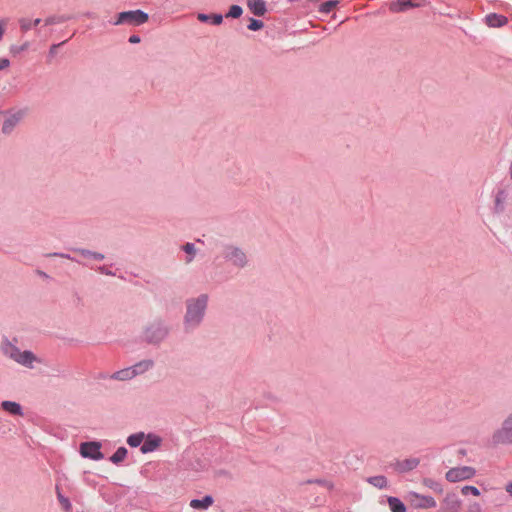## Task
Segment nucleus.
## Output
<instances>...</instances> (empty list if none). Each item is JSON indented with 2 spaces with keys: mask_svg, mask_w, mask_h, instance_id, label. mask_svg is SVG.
<instances>
[{
  "mask_svg": "<svg viewBox=\"0 0 512 512\" xmlns=\"http://www.w3.org/2000/svg\"><path fill=\"white\" fill-rule=\"evenodd\" d=\"M207 295H201L196 299L187 301V312L185 316L186 324L196 326L200 323L207 307Z\"/></svg>",
  "mask_w": 512,
  "mask_h": 512,
  "instance_id": "obj_1",
  "label": "nucleus"
},
{
  "mask_svg": "<svg viewBox=\"0 0 512 512\" xmlns=\"http://www.w3.org/2000/svg\"><path fill=\"white\" fill-rule=\"evenodd\" d=\"M149 19L147 13L142 10L124 11L118 14L115 25L129 24L139 26L146 23Z\"/></svg>",
  "mask_w": 512,
  "mask_h": 512,
  "instance_id": "obj_2",
  "label": "nucleus"
},
{
  "mask_svg": "<svg viewBox=\"0 0 512 512\" xmlns=\"http://www.w3.org/2000/svg\"><path fill=\"white\" fill-rule=\"evenodd\" d=\"M476 475L475 468L471 466H459L450 468L446 474L445 478L448 482L457 483L460 481L470 480Z\"/></svg>",
  "mask_w": 512,
  "mask_h": 512,
  "instance_id": "obj_3",
  "label": "nucleus"
},
{
  "mask_svg": "<svg viewBox=\"0 0 512 512\" xmlns=\"http://www.w3.org/2000/svg\"><path fill=\"white\" fill-rule=\"evenodd\" d=\"M406 500L415 509H432L437 506V502L432 496L422 495L413 491L407 494Z\"/></svg>",
  "mask_w": 512,
  "mask_h": 512,
  "instance_id": "obj_4",
  "label": "nucleus"
},
{
  "mask_svg": "<svg viewBox=\"0 0 512 512\" xmlns=\"http://www.w3.org/2000/svg\"><path fill=\"white\" fill-rule=\"evenodd\" d=\"M494 444H512V413L503 421L502 426L492 436Z\"/></svg>",
  "mask_w": 512,
  "mask_h": 512,
  "instance_id": "obj_5",
  "label": "nucleus"
},
{
  "mask_svg": "<svg viewBox=\"0 0 512 512\" xmlns=\"http://www.w3.org/2000/svg\"><path fill=\"white\" fill-rule=\"evenodd\" d=\"M153 363L150 360L142 361L133 367L123 369L114 374V378L118 380L132 379L139 373H143L152 367Z\"/></svg>",
  "mask_w": 512,
  "mask_h": 512,
  "instance_id": "obj_6",
  "label": "nucleus"
},
{
  "mask_svg": "<svg viewBox=\"0 0 512 512\" xmlns=\"http://www.w3.org/2000/svg\"><path fill=\"white\" fill-rule=\"evenodd\" d=\"M462 509V501L454 492L446 493L441 501V512H460Z\"/></svg>",
  "mask_w": 512,
  "mask_h": 512,
  "instance_id": "obj_7",
  "label": "nucleus"
},
{
  "mask_svg": "<svg viewBox=\"0 0 512 512\" xmlns=\"http://www.w3.org/2000/svg\"><path fill=\"white\" fill-rule=\"evenodd\" d=\"M100 449L101 444L99 442H85L81 444L80 453L85 458L100 460L103 458Z\"/></svg>",
  "mask_w": 512,
  "mask_h": 512,
  "instance_id": "obj_8",
  "label": "nucleus"
},
{
  "mask_svg": "<svg viewBox=\"0 0 512 512\" xmlns=\"http://www.w3.org/2000/svg\"><path fill=\"white\" fill-rule=\"evenodd\" d=\"M224 257L231 261L234 265L244 266L246 264V255L237 247H226L224 251Z\"/></svg>",
  "mask_w": 512,
  "mask_h": 512,
  "instance_id": "obj_9",
  "label": "nucleus"
},
{
  "mask_svg": "<svg viewBox=\"0 0 512 512\" xmlns=\"http://www.w3.org/2000/svg\"><path fill=\"white\" fill-rule=\"evenodd\" d=\"M420 6H422L421 2L414 3L411 0H397L390 4L389 9L391 12L398 13L403 12L409 8Z\"/></svg>",
  "mask_w": 512,
  "mask_h": 512,
  "instance_id": "obj_10",
  "label": "nucleus"
},
{
  "mask_svg": "<svg viewBox=\"0 0 512 512\" xmlns=\"http://www.w3.org/2000/svg\"><path fill=\"white\" fill-rule=\"evenodd\" d=\"M419 462L418 458H409L397 461L395 463V469L400 473L408 472L415 469L419 465Z\"/></svg>",
  "mask_w": 512,
  "mask_h": 512,
  "instance_id": "obj_11",
  "label": "nucleus"
},
{
  "mask_svg": "<svg viewBox=\"0 0 512 512\" xmlns=\"http://www.w3.org/2000/svg\"><path fill=\"white\" fill-rule=\"evenodd\" d=\"M144 440L145 441L141 446L142 453H149L156 450L161 443L160 437L151 434H149Z\"/></svg>",
  "mask_w": 512,
  "mask_h": 512,
  "instance_id": "obj_12",
  "label": "nucleus"
},
{
  "mask_svg": "<svg viewBox=\"0 0 512 512\" xmlns=\"http://www.w3.org/2000/svg\"><path fill=\"white\" fill-rule=\"evenodd\" d=\"M21 118V112L8 116L3 123L2 132L5 134L10 133L13 130V128L19 123Z\"/></svg>",
  "mask_w": 512,
  "mask_h": 512,
  "instance_id": "obj_13",
  "label": "nucleus"
},
{
  "mask_svg": "<svg viewBox=\"0 0 512 512\" xmlns=\"http://www.w3.org/2000/svg\"><path fill=\"white\" fill-rule=\"evenodd\" d=\"M1 351L3 354L16 362L18 356H20L21 350L10 342H4L1 345Z\"/></svg>",
  "mask_w": 512,
  "mask_h": 512,
  "instance_id": "obj_14",
  "label": "nucleus"
},
{
  "mask_svg": "<svg viewBox=\"0 0 512 512\" xmlns=\"http://www.w3.org/2000/svg\"><path fill=\"white\" fill-rule=\"evenodd\" d=\"M485 23L489 27H501L507 23V18L505 16L492 13V14L486 15Z\"/></svg>",
  "mask_w": 512,
  "mask_h": 512,
  "instance_id": "obj_15",
  "label": "nucleus"
},
{
  "mask_svg": "<svg viewBox=\"0 0 512 512\" xmlns=\"http://www.w3.org/2000/svg\"><path fill=\"white\" fill-rule=\"evenodd\" d=\"M35 361H37V357L31 351H21L16 360L17 363L29 368L33 367Z\"/></svg>",
  "mask_w": 512,
  "mask_h": 512,
  "instance_id": "obj_16",
  "label": "nucleus"
},
{
  "mask_svg": "<svg viewBox=\"0 0 512 512\" xmlns=\"http://www.w3.org/2000/svg\"><path fill=\"white\" fill-rule=\"evenodd\" d=\"M214 503L212 496L207 495L203 499H193L190 501V507L193 509H207Z\"/></svg>",
  "mask_w": 512,
  "mask_h": 512,
  "instance_id": "obj_17",
  "label": "nucleus"
},
{
  "mask_svg": "<svg viewBox=\"0 0 512 512\" xmlns=\"http://www.w3.org/2000/svg\"><path fill=\"white\" fill-rule=\"evenodd\" d=\"M1 407L3 408V410H5L6 412L12 414V415H19L21 416L23 413H22V408L20 406V404H18L17 402H13V401H3L1 403Z\"/></svg>",
  "mask_w": 512,
  "mask_h": 512,
  "instance_id": "obj_18",
  "label": "nucleus"
},
{
  "mask_svg": "<svg viewBox=\"0 0 512 512\" xmlns=\"http://www.w3.org/2000/svg\"><path fill=\"white\" fill-rule=\"evenodd\" d=\"M248 7L255 15L261 16L265 13V2L263 0H250Z\"/></svg>",
  "mask_w": 512,
  "mask_h": 512,
  "instance_id": "obj_19",
  "label": "nucleus"
},
{
  "mask_svg": "<svg viewBox=\"0 0 512 512\" xmlns=\"http://www.w3.org/2000/svg\"><path fill=\"white\" fill-rule=\"evenodd\" d=\"M197 19L200 21V22H208V21H211L212 24L214 25H220L223 21V17L221 14H212V15H207V14H203V13H199L197 15Z\"/></svg>",
  "mask_w": 512,
  "mask_h": 512,
  "instance_id": "obj_20",
  "label": "nucleus"
},
{
  "mask_svg": "<svg viewBox=\"0 0 512 512\" xmlns=\"http://www.w3.org/2000/svg\"><path fill=\"white\" fill-rule=\"evenodd\" d=\"M422 484L426 488H429V489L433 490L436 493H440L441 494L443 492L442 485L439 482L433 480L432 478H428V477L423 478L422 479Z\"/></svg>",
  "mask_w": 512,
  "mask_h": 512,
  "instance_id": "obj_21",
  "label": "nucleus"
},
{
  "mask_svg": "<svg viewBox=\"0 0 512 512\" xmlns=\"http://www.w3.org/2000/svg\"><path fill=\"white\" fill-rule=\"evenodd\" d=\"M40 22H41V19H39V18H37L35 20H30L28 18H21L19 20L20 29H21L22 32H27L32 27L37 26L38 24H40Z\"/></svg>",
  "mask_w": 512,
  "mask_h": 512,
  "instance_id": "obj_22",
  "label": "nucleus"
},
{
  "mask_svg": "<svg viewBox=\"0 0 512 512\" xmlns=\"http://www.w3.org/2000/svg\"><path fill=\"white\" fill-rule=\"evenodd\" d=\"M388 503L392 512H406L405 505L398 498L390 497Z\"/></svg>",
  "mask_w": 512,
  "mask_h": 512,
  "instance_id": "obj_23",
  "label": "nucleus"
},
{
  "mask_svg": "<svg viewBox=\"0 0 512 512\" xmlns=\"http://www.w3.org/2000/svg\"><path fill=\"white\" fill-rule=\"evenodd\" d=\"M371 485L377 487V488H386L387 487V479L386 477L379 475V476H373L368 478L367 480Z\"/></svg>",
  "mask_w": 512,
  "mask_h": 512,
  "instance_id": "obj_24",
  "label": "nucleus"
},
{
  "mask_svg": "<svg viewBox=\"0 0 512 512\" xmlns=\"http://www.w3.org/2000/svg\"><path fill=\"white\" fill-rule=\"evenodd\" d=\"M145 439V434L143 432L132 434L128 437L127 443L131 447H138Z\"/></svg>",
  "mask_w": 512,
  "mask_h": 512,
  "instance_id": "obj_25",
  "label": "nucleus"
},
{
  "mask_svg": "<svg viewBox=\"0 0 512 512\" xmlns=\"http://www.w3.org/2000/svg\"><path fill=\"white\" fill-rule=\"evenodd\" d=\"M127 456V449L125 447H120L116 450V452L111 456L110 460L118 464L122 462Z\"/></svg>",
  "mask_w": 512,
  "mask_h": 512,
  "instance_id": "obj_26",
  "label": "nucleus"
},
{
  "mask_svg": "<svg viewBox=\"0 0 512 512\" xmlns=\"http://www.w3.org/2000/svg\"><path fill=\"white\" fill-rule=\"evenodd\" d=\"M461 493H462V495H467V494L471 493L473 496H476V497H478L480 495L479 489L477 487L471 486V485L463 486L461 488Z\"/></svg>",
  "mask_w": 512,
  "mask_h": 512,
  "instance_id": "obj_27",
  "label": "nucleus"
},
{
  "mask_svg": "<svg viewBox=\"0 0 512 512\" xmlns=\"http://www.w3.org/2000/svg\"><path fill=\"white\" fill-rule=\"evenodd\" d=\"M243 10L238 5H232L227 13L226 17L238 18L241 16Z\"/></svg>",
  "mask_w": 512,
  "mask_h": 512,
  "instance_id": "obj_28",
  "label": "nucleus"
},
{
  "mask_svg": "<svg viewBox=\"0 0 512 512\" xmlns=\"http://www.w3.org/2000/svg\"><path fill=\"white\" fill-rule=\"evenodd\" d=\"M58 500L65 511L71 510V503L68 498L64 497L60 492L57 493Z\"/></svg>",
  "mask_w": 512,
  "mask_h": 512,
  "instance_id": "obj_29",
  "label": "nucleus"
},
{
  "mask_svg": "<svg viewBox=\"0 0 512 512\" xmlns=\"http://www.w3.org/2000/svg\"><path fill=\"white\" fill-rule=\"evenodd\" d=\"M337 1H327L320 6V12L329 13L336 6Z\"/></svg>",
  "mask_w": 512,
  "mask_h": 512,
  "instance_id": "obj_30",
  "label": "nucleus"
},
{
  "mask_svg": "<svg viewBox=\"0 0 512 512\" xmlns=\"http://www.w3.org/2000/svg\"><path fill=\"white\" fill-rule=\"evenodd\" d=\"M263 27V22L256 19H250V23L248 24V29L252 31H257Z\"/></svg>",
  "mask_w": 512,
  "mask_h": 512,
  "instance_id": "obj_31",
  "label": "nucleus"
},
{
  "mask_svg": "<svg viewBox=\"0 0 512 512\" xmlns=\"http://www.w3.org/2000/svg\"><path fill=\"white\" fill-rule=\"evenodd\" d=\"M482 506L476 501H471L467 505V512H481Z\"/></svg>",
  "mask_w": 512,
  "mask_h": 512,
  "instance_id": "obj_32",
  "label": "nucleus"
},
{
  "mask_svg": "<svg viewBox=\"0 0 512 512\" xmlns=\"http://www.w3.org/2000/svg\"><path fill=\"white\" fill-rule=\"evenodd\" d=\"M29 48V43L28 42H25L24 44H22L21 46H14L11 48V51L12 53L14 54H19L25 50H27Z\"/></svg>",
  "mask_w": 512,
  "mask_h": 512,
  "instance_id": "obj_33",
  "label": "nucleus"
},
{
  "mask_svg": "<svg viewBox=\"0 0 512 512\" xmlns=\"http://www.w3.org/2000/svg\"><path fill=\"white\" fill-rule=\"evenodd\" d=\"M60 22H62V18L56 17V16L48 17L44 21L45 25H47V26L54 25V24H57V23H60Z\"/></svg>",
  "mask_w": 512,
  "mask_h": 512,
  "instance_id": "obj_34",
  "label": "nucleus"
},
{
  "mask_svg": "<svg viewBox=\"0 0 512 512\" xmlns=\"http://www.w3.org/2000/svg\"><path fill=\"white\" fill-rule=\"evenodd\" d=\"M7 24H8L7 19H0V41L3 39Z\"/></svg>",
  "mask_w": 512,
  "mask_h": 512,
  "instance_id": "obj_35",
  "label": "nucleus"
},
{
  "mask_svg": "<svg viewBox=\"0 0 512 512\" xmlns=\"http://www.w3.org/2000/svg\"><path fill=\"white\" fill-rule=\"evenodd\" d=\"M184 251L190 255L194 254L195 252V248H194V245L191 244V243H187L185 244L184 246Z\"/></svg>",
  "mask_w": 512,
  "mask_h": 512,
  "instance_id": "obj_36",
  "label": "nucleus"
},
{
  "mask_svg": "<svg viewBox=\"0 0 512 512\" xmlns=\"http://www.w3.org/2000/svg\"><path fill=\"white\" fill-rule=\"evenodd\" d=\"M75 251L80 253L81 255H83L85 257H92V254H93V252H91L89 250H84V249H76Z\"/></svg>",
  "mask_w": 512,
  "mask_h": 512,
  "instance_id": "obj_37",
  "label": "nucleus"
},
{
  "mask_svg": "<svg viewBox=\"0 0 512 512\" xmlns=\"http://www.w3.org/2000/svg\"><path fill=\"white\" fill-rule=\"evenodd\" d=\"M10 62L6 58L0 59V70H3L9 66Z\"/></svg>",
  "mask_w": 512,
  "mask_h": 512,
  "instance_id": "obj_38",
  "label": "nucleus"
},
{
  "mask_svg": "<svg viewBox=\"0 0 512 512\" xmlns=\"http://www.w3.org/2000/svg\"><path fill=\"white\" fill-rule=\"evenodd\" d=\"M129 42L132 44H136L140 42V37L137 35H132L129 37Z\"/></svg>",
  "mask_w": 512,
  "mask_h": 512,
  "instance_id": "obj_39",
  "label": "nucleus"
},
{
  "mask_svg": "<svg viewBox=\"0 0 512 512\" xmlns=\"http://www.w3.org/2000/svg\"><path fill=\"white\" fill-rule=\"evenodd\" d=\"M92 257L94 259H96V260H103L104 259V255L103 254L96 253V252H93Z\"/></svg>",
  "mask_w": 512,
  "mask_h": 512,
  "instance_id": "obj_40",
  "label": "nucleus"
},
{
  "mask_svg": "<svg viewBox=\"0 0 512 512\" xmlns=\"http://www.w3.org/2000/svg\"><path fill=\"white\" fill-rule=\"evenodd\" d=\"M506 491L512 495V482L507 484Z\"/></svg>",
  "mask_w": 512,
  "mask_h": 512,
  "instance_id": "obj_41",
  "label": "nucleus"
},
{
  "mask_svg": "<svg viewBox=\"0 0 512 512\" xmlns=\"http://www.w3.org/2000/svg\"><path fill=\"white\" fill-rule=\"evenodd\" d=\"M53 255H54V256H60V257H62V258H66V259H71V260H72V258H71L69 255H66V254H57V253H55V254H53Z\"/></svg>",
  "mask_w": 512,
  "mask_h": 512,
  "instance_id": "obj_42",
  "label": "nucleus"
},
{
  "mask_svg": "<svg viewBox=\"0 0 512 512\" xmlns=\"http://www.w3.org/2000/svg\"><path fill=\"white\" fill-rule=\"evenodd\" d=\"M59 45H53L51 48H50V53L51 54H54L56 52V49Z\"/></svg>",
  "mask_w": 512,
  "mask_h": 512,
  "instance_id": "obj_43",
  "label": "nucleus"
},
{
  "mask_svg": "<svg viewBox=\"0 0 512 512\" xmlns=\"http://www.w3.org/2000/svg\"><path fill=\"white\" fill-rule=\"evenodd\" d=\"M164 334H165V332H164V331H162V330H160V337H159V338L163 337V336H164Z\"/></svg>",
  "mask_w": 512,
  "mask_h": 512,
  "instance_id": "obj_44",
  "label": "nucleus"
}]
</instances>
